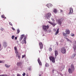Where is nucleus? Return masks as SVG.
I'll list each match as a JSON object with an SVG mask.
<instances>
[{"label": "nucleus", "instance_id": "c756f323", "mask_svg": "<svg viewBox=\"0 0 76 76\" xmlns=\"http://www.w3.org/2000/svg\"><path fill=\"white\" fill-rule=\"evenodd\" d=\"M11 38L12 39H14V38H15V36L13 35L12 36Z\"/></svg>", "mask_w": 76, "mask_h": 76}, {"label": "nucleus", "instance_id": "a211bd4d", "mask_svg": "<svg viewBox=\"0 0 76 76\" xmlns=\"http://www.w3.org/2000/svg\"><path fill=\"white\" fill-rule=\"evenodd\" d=\"M59 32V28H58L56 31V32L55 33V35H57V34Z\"/></svg>", "mask_w": 76, "mask_h": 76}, {"label": "nucleus", "instance_id": "bb28decb", "mask_svg": "<svg viewBox=\"0 0 76 76\" xmlns=\"http://www.w3.org/2000/svg\"><path fill=\"white\" fill-rule=\"evenodd\" d=\"M17 34H19V32H20V31H19V29H17Z\"/></svg>", "mask_w": 76, "mask_h": 76}, {"label": "nucleus", "instance_id": "8fccbe9b", "mask_svg": "<svg viewBox=\"0 0 76 76\" xmlns=\"http://www.w3.org/2000/svg\"><path fill=\"white\" fill-rule=\"evenodd\" d=\"M39 76H41V74H39Z\"/></svg>", "mask_w": 76, "mask_h": 76}, {"label": "nucleus", "instance_id": "6e6552de", "mask_svg": "<svg viewBox=\"0 0 76 76\" xmlns=\"http://www.w3.org/2000/svg\"><path fill=\"white\" fill-rule=\"evenodd\" d=\"M73 49L74 50H76V41H74V42Z\"/></svg>", "mask_w": 76, "mask_h": 76}, {"label": "nucleus", "instance_id": "1a4fd4ad", "mask_svg": "<svg viewBox=\"0 0 76 76\" xmlns=\"http://www.w3.org/2000/svg\"><path fill=\"white\" fill-rule=\"evenodd\" d=\"M39 45L40 46V48L41 49H42V48H43V45H42V42H39Z\"/></svg>", "mask_w": 76, "mask_h": 76}, {"label": "nucleus", "instance_id": "5701e85b", "mask_svg": "<svg viewBox=\"0 0 76 76\" xmlns=\"http://www.w3.org/2000/svg\"><path fill=\"white\" fill-rule=\"evenodd\" d=\"M5 67H7V68H9V67H10V65H8L7 64H5Z\"/></svg>", "mask_w": 76, "mask_h": 76}, {"label": "nucleus", "instance_id": "f03ea898", "mask_svg": "<svg viewBox=\"0 0 76 76\" xmlns=\"http://www.w3.org/2000/svg\"><path fill=\"white\" fill-rule=\"evenodd\" d=\"M66 33H64L63 34V35L65 36V37H67L68 34H70V30L69 29H66L65 31Z\"/></svg>", "mask_w": 76, "mask_h": 76}, {"label": "nucleus", "instance_id": "9d476101", "mask_svg": "<svg viewBox=\"0 0 76 76\" xmlns=\"http://www.w3.org/2000/svg\"><path fill=\"white\" fill-rule=\"evenodd\" d=\"M64 65H63L61 66V67H60L59 68V70L60 71H62L63 69H64Z\"/></svg>", "mask_w": 76, "mask_h": 76}, {"label": "nucleus", "instance_id": "f257e3e1", "mask_svg": "<svg viewBox=\"0 0 76 76\" xmlns=\"http://www.w3.org/2000/svg\"><path fill=\"white\" fill-rule=\"evenodd\" d=\"M71 67V69L70 68H69L68 69V72L69 73H72L73 72H74V70H75V67H74L73 65L72 64Z\"/></svg>", "mask_w": 76, "mask_h": 76}, {"label": "nucleus", "instance_id": "7ed1b4c3", "mask_svg": "<svg viewBox=\"0 0 76 76\" xmlns=\"http://www.w3.org/2000/svg\"><path fill=\"white\" fill-rule=\"evenodd\" d=\"M49 58L50 61H51L52 63H55V58L53 56H50Z\"/></svg>", "mask_w": 76, "mask_h": 76}, {"label": "nucleus", "instance_id": "393cba45", "mask_svg": "<svg viewBox=\"0 0 76 76\" xmlns=\"http://www.w3.org/2000/svg\"><path fill=\"white\" fill-rule=\"evenodd\" d=\"M5 62L4 61H0V63H4Z\"/></svg>", "mask_w": 76, "mask_h": 76}, {"label": "nucleus", "instance_id": "412c9836", "mask_svg": "<svg viewBox=\"0 0 76 76\" xmlns=\"http://www.w3.org/2000/svg\"><path fill=\"white\" fill-rule=\"evenodd\" d=\"M53 12H54V13H57V10L56 9H54L53 10Z\"/></svg>", "mask_w": 76, "mask_h": 76}, {"label": "nucleus", "instance_id": "f704fd0d", "mask_svg": "<svg viewBox=\"0 0 76 76\" xmlns=\"http://www.w3.org/2000/svg\"><path fill=\"white\" fill-rule=\"evenodd\" d=\"M61 42H63L64 41V40H63V39H61Z\"/></svg>", "mask_w": 76, "mask_h": 76}, {"label": "nucleus", "instance_id": "37998d69", "mask_svg": "<svg viewBox=\"0 0 76 76\" xmlns=\"http://www.w3.org/2000/svg\"><path fill=\"white\" fill-rule=\"evenodd\" d=\"M17 76H20L19 74H17Z\"/></svg>", "mask_w": 76, "mask_h": 76}, {"label": "nucleus", "instance_id": "49530a36", "mask_svg": "<svg viewBox=\"0 0 76 76\" xmlns=\"http://www.w3.org/2000/svg\"><path fill=\"white\" fill-rule=\"evenodd\" d=\"M75 55H74L73 56V57H75Z\"/></svg>", "mask_w": 76, "mask_h": 76}, {"label": "nucleus", "instance_id": "3c124183", "mask_svg": "<svg viewBox=\"0 0 76 76\" xmlns=\"http://www.w3.org/2000/svg\"><path fill=\"white\" fill-rule=\"evenodd\" d=\"M56 43H57V45H58V43L57 42H56Z\"/></svg>", "mask_w": 76, "mask_h": 76}, {"label": "nucleus", "instance_id": "a878e982", "mask_svg": "<svg viewBox=\"0 0 76 76\" xmlns=\"http://www.w3.org/2000/svg\"><path fill=\"white\" fill-rule=\"evenodd\" d=\"M48 50L50 51H52V48H49Z\"/></svg>", "mask_w": 76, "mask_h": 76}, {"label": "nucleus", "instance_id": "473e14b6", "mask_svg": "<svg viewBox=\"0 0 76 76\" xmlns=\"http://www.w3.org/2000/svg\"><path fill=\"white\" fill-rule=\"evenodd\" d=\"M26 75V74H25V73L24 72H23V74L22 75L23 76H25Z\"/></svg>", "mask_w": 76, "mask_h": 76}, {"label": "nucleus", "instance_id": "2eb2a0df", "mask_svg": "<svg viewBox=\"0 0 76 76\" xmlns=\"http://www.w3.org/2000/svg\"><path fill=\"white\" fill-rule=\"evenodd\" d=\"M23 37H24V35L22 34L21 35L20 38V39H19V41H21V40H22V39H23Z\"/></svg>", "mask_w": 76, "mask_h": 76}, {"label": "nucleus", "instance_id": "39448f33", "mask_svg": "<svg viewBox=\"0 0 76 76\" xmlns=\"http://www.w3.org/2000/svg\"><path fill=\"white\" fill-rule=\"evenodd\" d=\"M42 28L45 31H47V29H48V28H49V26L47 25V26H42Z\"/></svg>", "mask_w": 76, "mask_h": 76}, {"label": "nucleus", "instance_id": "0eeeda50", "mask_svg": "<svg viewBox=\"0 0 76 76\" xmlns=\"http://www.w3.org/2000/svg\"><path fill=\"white\" fill-rule=\"evenodd\" d=\"M69 15H71L72 14H73V8H70L69 9Z\"/></svg>", "mask_w": 76, "mask_h": 76}, {"label": "nucleus", "instance_id": "20e7f679", "mask_svg": "<svg viewBox=\"0 0 76 76\" xmlns=\"http://www.w3.org/2000/svg\"><path fill=\"white\" fill-rule=\"evenodd\" d=\"M51 13H49L48 14H46L45 15V18L46 19H50V18L51 17Z\"/></svg>", "mask_w": 76, "mask_h": 76}, {"label": "nucleus", "instance_id": "aec40b11", "mask_svg": "<svg viewBox=\"0 0 76 76\" xmlns=\"http://www.w3.org/2000/svg\"><path fill=\"white\" fill-rule=\"evenodd\" d=\"M22 64V63L21 62H18L17 64V65L18 66H19Z\"/></svg>", "mask_w": 76, "mask_h": 76}, {"label": "nucleus", "instance_id": "c03bdc74", "mask_svg": "<svg viewBox=\"0 0 76 76\" xmlns=\"http://www.w3.org/2000/svg\"><path fill=\"white\" fill-rule=\"evenodd\" d=\"M60 11H61V12H63V10H60Z\"/></svg>", "mask_w": 76, "mask_h": 76}, {"label": "nucleus", "instance_id": "9b49d317", "mask_svg": "<svg viewBox=\"0 0 76 76\" xmlns=\"http://www.w3.org/2000/svg\"><path fill=\"white\" fill-rule=\"evenodd\" d=\"M37 61L40 66H42V63H41V61H40V59H39V58H38Z\"/></svg>", "mask_w": 76, "mask_h": 76}, {"label": "nucleus", "instance_id": "c9c22d12", "mask_svg": "<svg viewBox=\"0 0 76 76\" xmlns=\"http://www.w3.org/2000/svg\"><path fill=\"white\" fill-rule=\"evenodd\" d=\"M21 43H22V44H24V42H23V40H22V41L21 42Z\"/></svg>", "mask_w": 76, "mask_h": 76}, {"label": "nucleus", "instance_id": "dca6fc26", "mask_svg": "<svg viewBox=\"0 0 76 76\" xmlns=\"http://www.w3.org/2000/svg\"><path fill=\"white\" fill-rule=\"evenodd\" d=\"M3 46L4 48H6L7 46V43L6 42H4L3 43Z\"/></svg>", "mask_w": 76, "mask_h": 76}, {"label": "nucleus", "instance_id": "ddd939ff", "mask_svg": "<svg viewBox=\"0 0 76 76\" xmlns=\"http://www.w3.org/2000/svg\"><path fill=\"white\" fill-rule=\"evenodd\" d=\"M55 57H57V55H58V52L57 50H55Z\"/></svg>", "mask_w": 76, "mask_h": 76}, {"label": "nucleus", "instance_id": "4468645a", "mask_svg": "<svg viewBox=\"0 0 76 76\" xmlns=\"http://www.w3.org/2000/svg\"><path fill=\"white\" fill-rule=\"evenodd\" d=\"M48 23H50V24H51V25H53L54 27V26H55V25H56V24H54V23H53L50 21H49Z\"/></svg>", "mask_w": 76, "mask_h": 76}, {"label": "nucleus", "instance_id": "c85d7f7f", "mask_svg": "<svg viewBox=\"0 0 76 76\" xmlns=\"http://www.w3.org/2000/svg\"><path fill=\"white\" fill-rule=\"evenodd\" d=\"M49 66V65L48 64H46L45 65V67H48Z\"/></svg>", "mask_w": 76, "mask_h": 76}, {"label": "nucleus", "instance_id": "a19ab883", "mask_svg": "<svg viewBox=\"0 0 76 76\" xmlns=\"http://www.w3.org/2000/svg\"><path fill=\"white\" fill-rule=\"evenodd\" d=\"M3 76H7V75H3Z\"/></svg>", "mask_w": 76, "mask_h": 76}, {"label": "nucleus", "instance_id": "423d86ee", "mask_svg": "<svg viewBox=\"0 0 76 76\" xmlns=\"http://www.w3.org/2000/svg\"><path fill=\"white\" fill-rule=\"evenodd\" d=\"M61 53H62L63 54H65L66 52V50L65 48H62L61 50Z\"/></svg>", "mask_w": 76, "mask_h": 76}, {"label": "nucleus", "instance_id": "e433bc0d", "mask_svg": "<svg viewBox=\"0 0 76 76\" xmlns=\"http://www.w3.org/2000/svg\"><path fill=\"white\" fill-rule=\"evenodd\" d=\"M12 30H13V31H15V28H13V27L12 28Z\"/></svg>", "mask_w": 76, "mask_h": 76}, {"label": "nucleus", "instance_id": "72a5a7b5", "mask_svg": "<svg viewBox=\"0 0 76 76\" xmlns=\"http://www.w3.org/2000/svg\"><path fill=\"white\" fill-rule=\"evenodd\" d=\"M25 57V55H22V58H24V57Z\"/></svg>", "mask_w": 76, "mask_h": 76}, {"label": "nucleus", "instance_id": "603ef678", "mask_svg": "<svg viewBox=\"0 0 76 76\" xmlns=\"http://www.w3.org/2000/svg\"><path fill=\"white\" fill-rule=\"evenodd\" d=\"M12 76H15V75H12Z\"/></svg>", "mask_w": 76, "mask_h": 76}, {"label": "nucleus", "instance_id": "7c9ffc66", "mask_svg": "<svg viewBox=\"0 0 76 76\" xmlns=\"http://www.w3.org/2000/svg\"><path fill=\"white\" fill-rule=\"evenodd\" d=\"M9 24L10 25H11V26H13V25L12 24V23H11V22H10L9 23Z\"/></svg>", "mask_w": 76, "mask_h": 76}, {"label": "nucleus", "instance_id": "de8ad7c7", "mask_svg": "<svg viewBox=\"0 0 76 76\" xmlns=\"http://www.w3.org/2000/svg\"><path fill=\"white\" fill-rule=\"evenodd\" d=\"M0 76H3V75H0Z\"/></svg>", "mask_w": 76, "mask_h": 76}, {"label": "nucleus", "instance_id": "4c0bfd02", "mask_svg": "<svg viewBox=\"0 0 76 76\" xmlns=\"http://www.w3.org/2000/svg\"><path fill=\"white\" fill-rule=\"evenodd\" d=\"M29 70H31V68L30 67L28 69Z\"/></svg>", "mask_w": 76, "mask_h": 76}, {"label": "nucleus", "instance_id": "79ce46f5", "mask_svg": "<svg viewBox=\"0 0 76 76\" xmlns=\"http://www.w3.org/2000/svg\"><path fill=\"white\" fill-rule=\"evenodd\" d=\"M15 39H17V37H15Z\"/></svg>", "mask_w": 76, "mask_h": 76}, {"label": "nucleus", "instance_id": "09e8293b", "mask_svg": "<svg viewBox=\"0 0 76 76\" xmlns=\"http://www.w3.org/2000/svg\"><path fill=\"white\" fill-rule=\"evenodd\" d=\"M54 70H53V73H54Z\"/></svg>", "mask_w": 76, "mask_h": 76}, {"label": "nucleus", "instance_id": "a18cd8bd", "mask_svg": "<svg viewBox=\"0 0 76 76\" xmlns=\"http://www.w3.org/2000/svg\"><path fill=\"white\" fill-rule=\"evenodd\" d=\"M0 48H1V45L0 44V50H1V49Z\"/></svg>", "mask_w": 76, "mask_h": 76}, {"label": "nucleus", "instance_id": "f3484780", "mask_svg": "<svg viewBox=\"0 0 76 76\" xmlns=\"http://www.w3.org/2000/svg\"><path fill=\"white\" fill-rule=\"evenodd\" d=\"M47 6L48 8H49L50 7H52V5L51 4H48L47 5Z\"/></svg>", "mask_w": 76, "mask_h": 76}, {"label": "nucleus", "instance_id": "b1692460", "mask_svg": "<svg viewBox=\"0 0 76 76\" xmlns=\"http://www.w3.org/2000/svg\"><path fill=\"white\" fill-rule=\"evenodd\" d=\"M1 18H4V19H6V17H5V16H4V15H2L1 16Z\"/></svg>", "mask_w": 76, "mask_h": 76}, {"label": "nucleus", "instance_id": "6ab92c4d", "mask_svg": "<svg viewBox=\"0 0 76 76\" xmlns=\"http://www.w3.org/2000/svg\"><path fill=\"white\" fill-rule=\"evenodd\" d=\"M14 50L15 51V53H18V49H17V48L14 47Z\"/></svg>", "mask_w": 76, "mask_h": 76}, {"label": "nucleus", "instance_id": "ea45409f", "mask_svg": "<svg viewBox=\"0 0 76 76\" xmlns=\"http://www.w3.org/2000/svg\"><path fill=\"white\" fill-rule=\"evenodd\" d=\"M53 31H55V32H56V29H53Z\"/></svg>", "mask_w": 76, "mask_h": 76}, {"label": "nucleus", "instance_id": "f8f14e48", "mask_svg": "<svg viewBox=\"0 0 76 76\" xmlns=\"http://www.w3.org/2000/svg\"><path fill=\"white\" fill-rule=\"evenodd\" d=\"M16 56L18 57V58L19 59H20V56L19 54V53L18 52V53H16Z\"/></svg>", "mask_w": 76, "mask_h": 76}, {"label": "nucleus", "instance_id": "864d4df0", "mask_svg": "<svg viewBox=\"0 0 76 76\" xmlns=\"http://www.w3.org/2000/svg\"><path fill=\"white\" fill-rule=\"evenodd\" d=\"M27 76H28V75H27Z\"/></svg>", "mask_w": 76, "mask_h": 76}, {"label": "nucleus", "instance_id": "4be33fe9", "mask_svg": "<svg viewBox=\"0 0 76 76\" xmlns=\"http://www.w3.org/2000/svg\"><path fill=\"white\" fill-rule=\"evenodd\" d=\"M26 37H25L23 39V41L24 42L25 44H26Z\"/></svg>", "mask_w": 76, "mask_h": 76}, {"label": "nucleus", "instance_id": "58836bf2", "mask_svg": "<svg viewBox=\"0 0 76 76\" xmlns=\"http://www.w3.org/2000/svg\"><path fill=\"white\" fill-rule=\"evenodd\" d=\"M66 39H67V41H69V39L66 38Z\"/></svg>", "mask_w": 76, "mask_h": 76}, {"label": "nucleus", "instance_id": "cd10ccee", "mask_svg": "<svg viewBox=\"0 0 76 76\" xmlns=\"http://www.w3.org/2000/svg\"><path fill=\"white\" fill-rule=\"evenodd\" d=\"M70 35H71V37H73V36H74V35H75L74 34H73V33H71L70 34Z\"/></svg>", "mask_w": 76, "mask_h": 76}, {"label": "nucleus", "instance_id": "2f4dec72", "mask_svg": "<svg viewBox=\"0 0 76 76\" xmlns=\"http://www.w3.org/2000/svg\"><path fill=\"white\" fill-rule=\"evenodd\" d=\"M59 24H61V20H59Z\"/></svg>", "mask_w": 76, "mask_h": 76}]
</instances>
